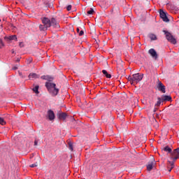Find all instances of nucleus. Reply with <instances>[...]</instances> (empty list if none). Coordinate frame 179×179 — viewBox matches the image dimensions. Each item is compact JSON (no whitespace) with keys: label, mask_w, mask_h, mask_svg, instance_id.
Instances as JSON below:
<instances>
[{"label":"nucleus","mask_w":179,"mask_h":179,"mask_svg":"<svg viewBox=\"0 0 179 179\" xmlns=\"http://www.w3.org/2000/svg\"><path fill=\"white\" fill-rule=\"evenodd\" d=\"M42 23L44 24L48 29V27H55L56 29H59V24L57 22L55 18L52 17L51 20H49L48 17H44L42 18Z\"/></svg>","instance_id":"obj_1"},{"label":"nucleus","mask_w":179,"mask_h":179,"mask_svg":"<svg viewBox=\"0 0 179 179\" xmlns=\"http://www.w3.org/2000/svg\"><path fill=\"white\" fill-rule=\"evenodd\" d=\"M57 85L55 83L47 82L45 83V87L48 89L50 94H51L53 96H57L58 94L59 90L56 87Z\"/></svg>","instance_id":"obj_2"},{"label":"nucleus","mask_w":179,"mask_h":179,"mask_svg":"<svg viewBox=\"0 0 179 179\" xmlns=\"http://www.w3.org/2000/svg\"><path fill=\"white\" fill-rule=\"evenodd\" d=\"M163 33H164V34L166 35V38L168 41H169V43H171V44H177V40L176 39V38H174L171 33L166 30H164Z\"/></svg>","instance_id":"obj_3"},{"label":"nucleus","mask_w":179,"mask_h":179,"mask_svg":"<svg viewBox=\"0 0 179 179\" xmlns=\"http://www.w3.org/2000/svg\"><path fill=\"white\" fill-rule=\"evenodd\" d=\"M159 16L161 19H162L163 22H165L166 23L170 22V18L171 17V16H170L169 13L164 12V10L162 9L159 10Z\"/></svg>","instance_id":"obj_4"},{"label":"nucleus","mask_w":179,"mask_h":179,"mask_svg":"<svg viewBox=\"0 0 179 179\" xmlns=\"http://www.w3.org/2000/svg\"><path fill=\"white\" fill-rule=\"evenodd\" d=\"M132 76H133V82H135L136 83L141 82V80L143 79V74H140L139 73L133 74Z\"/></svg>","instance_id":"obj_5"},{"label":"nucleus","mask_w":179,"mask_h":179,"mask_svg":"<svg viewBox=\"0 0 179 179\" xmlns=\"http://www.w3.org/2000/svg\"><path fill=\"white\" fill-rule=\"evenodd\" d=\"M148 54L153 58V59H157L159 58V55H157V52L153 48H151L148 50Z\"/></svg>","instance_id":"obj_6"},{"label":"nucleus","mask_w":179,"mask_h":179,"mask_svg":"<svg viewBox=\"0 0 179 179\" xmlns=\"http://www.w3.org/2000/svg\"><path fill=\"white\" fill-rule=\"evenodd\" d=\"M157 89L159 92H162V93H166V86L162 83V82H159L157 85Z\"/></svg>","instance_id":"obj_7"},{"label":"nucleus","mask_w":179,"mask_h":179,"mask_svg":"<svg viewBox=\"0 0 179 179\" xmlns=\"http://www.w3.org/2000/svg\"><path fill=\"white\" fill-rule=\"evenodd\" d=\"M48 117L50 121L55 120V114L54 113V111H52V110H48Z\"/></svg>","instance_id":"obj_8"},{"label":"nucleus","mask_w":179,"mask_h":179,"mask_svg":"<svg viewBox=\"0 0 179 179\" xmlns=\"http://www.w3.org/2000/svg\"><path fill=\"white\" fill-rule=\"evenodd\" d=\"M166 169L169 173L171 172L172 169H174V162L168 161Z\"/></svg>","instance_id":"obj_9"},{"label":"nucleus","mask_w":179,"mask_h":179,"mask_svg":"<svg viewBox=\"0 0 179 179\" xmlns=\"http://www.w3.org/2000/svg\"><path fill=\"white\" fill-rule=\"evenodd\" d=\"M161 99L162 100L163 103H164V101H171V96H170V95H162L161 96Z\"/></svg>","instance_id":"obj_10"},{"label":"nucleus","mask_w":179,"mask_h":179,"mask_svg":"<svg viewBox=\"0 0 179 179\" xmlns=\"http://www.w3.org/2000/svg\"><path fill=\"white\" fill-rule=\"evenodd\" d=\"M162 150H163L164 152H166V153H170L171 155L172 152V150L171 148H170L169 146L166 145L165 147H163V148L162 149Z\"/></svg>","instance_id":"obj_11"},{"label":"nucleus","mask_w":179,"mask_h":179,"mask_svg":"<svg viewBox=\"0 0 179 179\" xmlns=\"http://www.w3.org/2000/svg\"><path fill=\"white\" fill-rule=\"evenodd\" d=\"M37 78H39L38 75H37L35 73H31L29 75V79H37Z\"/></svg>","instance_id":"obj_12"},{"label":"nucleus","mask_w":179,"mask_h":179,"mask_svg":"<svg viewBox=\"0 0 179 179\" xmlns=\"http://www.w3.org/2000/svg\"><path fill=\"white\" fill-rule=\"evenodd\" d=\"M67 115H66V113H62L59 115V120H63L64 121V120H66Z\"/></svg>","instance_id":"obj_13"},{"label":"nucleus","mask_w":179,"mask_h":179,"mask_svg":"<svg viewBox=\"0 0 179 179\" xmlns=\"http://www.w3.org/2000/svg\"><path fill=\"white\" fill-rule=\"evenodd\" d=\"M153 169V162H150L147 165V170L151 171Z\"/></svg>","instance_id":"obj_14"},{"label":"nucleus","mask_w":179,"mask_h":179,"mask_svg":"<svg viewBox=\"0 0 179 179\" xmlns=\"http://www.w3.org/2000/svg\"><path fill=\"white\" fill-rule=\"evenodd\" d=\"M163 103V101L161 97L157 98V102L155 103V107H160V105Z\"/></svg>","instance_id":"obj_15"},{"label":"nucleus","mask_w":179,"mask_h":179,"mask_svg":"<svg viewBox=\"0 0 179 179\" xmlns=\"http://www.w3.org/2000/svg\"><path fill=\"white\" fill-rule=\"evenodd\" d=\"M47 29H48V28H47L44 24L39 25V30H41V31H45V30H47Z\"/></svg>","instance_id":"obj_16"},{"label":"nucleus","mask_w":179,"mask_h":179,"mask_svg":"<svg viewBox=\"0 0 179 179\" xmlns=\"http://www.w3.org/2000/svg\"><path fill=\"white\" fill-rule=\"evenodd\" d=\"M4 38H5V40H6V38H7V40H10V41H11V40H17V38L16 37L15 35L10 36L9 37L6 36V37H4Z\"/></svg>","instance_id":"obj_17"},{"label":"nucleus","mask_w":179,"mask_h":179,"mask_svg":"<svg viewBox=\"0 0 179 179\" xmlns=\"http://www.w3.org/2000/svg\"><path fill=\"white\" fill-rule=\"evenodd\" d=\"M102 73H103V75H105L106 78H108V79H110L111 78V74H108V73L106 70H103Z\"/></svg>","instance_id":"obj_18"},{"label":"nucleus","mask_w":179,"mask_h":179,"mask_svg":"<svg viewBox=\"0 0 179 179\" xmlns=\"http://www.w3.org/2000/svg\"><path fill=\"white\" fill-rule=\"evenodd\" d=\"M149 38H150V40L152 41L157 40V36H156V35H155L154 34H150Z\"/></svg>","instance_id":"obj_19"},{"label":"nucleus","mask_w":179,"mask_h":179,"mask_svg":"<svg viewBox=\"0 0 179 179\" xmlns=\"http://www.w3.org/2000/svg\"><path fill=\"white\" fill-rule=\"evenodd\" d=\"M127 80L130 82L131 85H134V77L129 76Z\"/></svg>","instance_id":"obj_20"},{"label":"nucleus","mask_w":179,"mask_h":179,"mask_svg":"<svg viewBox=\"0 0 179 179\" xmlns=\"http://www.w3.org/2000/svg\"><path fill=\"white\" fill-rule=\"evenodd\" d=\"M69 149L71 152L73 151V144L72 143H69Z\"/></svg>","instance_id":"obj_21"},{"label":"nucleus","mask_w":179,"mask_h":179,"mask_svg":"<svg viewBox=\"0 0 179 179\" xmlns=\"http://www.w3.org/2000/svg\"><path fill=\"white\" fill-rule=\"evenodd\" d=\"M38 85H36L34 88H33V91L34 93H36V94H38Z\"/></svg>","instance_id":"obj_22"},{"label":"nucleus","mask_w":179,"mask_h":179,"mask_svg":"<svg viewBox=\"0 0 179 179\" xmlns=\"http://www.w3.org/2000/svg\"><path fill=\"white\" fill-rule=\"evenodd\" d=\"M0 124L1 125H5L6 124V122H5V120L2 117H0Z\"/></svg>","instance_id":"obj_23"},{"label":"nucleus","mask_w":179,"mask_h":179,"mask_svg":"<svg viewBox=\"0 0 179 179\" xmlns=\"http://www.w3.org/2000/svg\"><path fill=\"white\" fill-rule=\"evenodd\" d=\"M94 13V10H93V8H90V10L89 11H87V15H93V13Z\"/></svg>","instance_id":"obj_24"},{"label":"nucleus","mask_w":179,"mask_h":179,"mask_svg":"<svg viewBox=\"0 0 179 179\" xmlns=\"http://www.w3.org/2000/svg\"><path fill=\"white\" fill-rule=\"evenodd\" d=\"M37 166H38V163L36 162L35 164H32L29 166V167H37Z\"/></svg>","instance_id":"obj_25"},{"label":"nucleus","mask_w":179,"mask_h":179,"mask_svg":"<svg viewBox=\"0 0 179 179\" xmlns=\"http://www.w3.org/2000/svg\"><path fill=\"white\" fill-rule=\"evenodd\" d=\"M53 78L50 76H48V79H46V80H48L49 82H52V80H53Z\"/></svg>","instance_id":"obj_26"},{"label":"nucleus","mask_w":179,"mask_h":179,"mask_svg":"<svg viewBox=\"0 0 179 179\" xmlns=\"http://www.w3.org/2000/svg\"><path fill=\"white\" fill-rule=\"evenodd\" d=\"M41 79H43V80H47V79H48V76H43L41 77Z\"/></svg>","instance_id":"obj_27"},{"label":"nucleus","mask_w":179,"mask_h":179,"mask_svg":"<svg viewBox=\"0 0 179 179\" xmlns=\"http://www.w3.org/2000/svg\"><path fill=\"white\" fill-rule=\"evenodd\" d=\"M3 45H5L3 44V42H2V39H0V48H2V47H3Z\"/></svg>","instance_id":"obj_28"},{"label":"nucleus","mask_w":179,"mask_h":179,"mask_svg":"<svg viewBox=\"0 0 179 179\" xmlns=\"http://www.w3.org/2000/svg\"><path fill=\"white\" fill-rule=\"evenodd\" d=\"M66 9H67L68 11L71 10V9H72V6H71V5H69V6L66 7Z\"/></svg>","instance_id":"obj_29"},{"label":"nucleus","mask_w":179,"mask_h":179,"mask_svg":"<svg viewBox=\"0 0 179 179\" xmlns=\"http://www.w3.org/2000/svg\"><path fill=\"white\" fill-rule=\"evenodd\" d=\"M38 140L36 139L34 141V146H38Z\"/></svg>","instance_id":"obj_30"},{"label":"nucleus","mask_w":179,"mask_h":179,"mask_svg":"<svg viewBox=\"0 0 179 179\" xmlns=\"http://www.w3.org/2000/svg\"><path fill=\"white\" fill-rule=\"evenodd\" d=\"M79 36H83V34H85V32L83 31V30H81L80 31V33H78Z\"/></svg>","instance_id":"obj_31"},{"label":"nucleus","mask_w":179,"mask_h":179,"mask_svg":"<svg viewBox=\"0 0 179 179\" xmlns=\"http://www.w3.org/2000/svg\"><path fill=\"white\" fill-rule=\"evenodd\" d=\"M20 47H24V44L23 43V42L20 43Z\"/></svg>","instance_id":"obj_32"},{"label":"nucleus","mask_w":179,"mask_h":179,"mask_svg":"<svg viewBox=\"0 0 179 179\" xmlns=\"http://www.w3.org/2000/svg\"><path fill=\"white\" fill-rule=\"evenodd\" d=\"M16 69H17V66H15L13 67V71H16Z\"/></svg>","instance_id":"obj_33"},{"label":"nucleus","mask_w":179,"mask_h":179,"mask_svg":"<svg viewBox=\"0 0 179 179\" xmlns=\"http://www.w3.org/2000/svg\"><path fill=\"white\" fill-rule=\"evenodd\" d=\"M20 62V58H17V59H16V62Z\"/></svg>","instance_id":"obj_34"},{"label":"nucleus","mask_w":179,"mask_h":179,"mask_svg":"<svg viewBox=\"0 0 179 179\" xmlns=\"http://www.w3.org/2000/svg\"><path fill=\"white\" fill-rule=\"evenodd\" d=\"M80 30L79 29V28H77V33H80Z\"/></svg>","instance_id":"obj_35"},{"label":"nucleus","mask_w":179,"mask_h":179,"mask_svg":"<svg viewBox=\"0 0 179 179\" xmlns=\"http://www.w3.org/2000/svg\"><path fill=\"white\" fill-rule=\"evenodd\" d=\"M50 8H52V4H50Z\"/></svg>","instance_id":"obj_36"},{"label":"nucleus","mask_w":179,"mask_h":179,"mask_svg":"<svg viewBox=\"0 0 179 179\" xmlns=\"http://www.w3.org/2000/svg\"><path fill=\"white\" fill-rule=\"evenodd\" d=\"M12 54H15V50H12Z\"/></svg>","instance_id":"obj_37"},{"label":"nucleus","mask_w":179,"mask_h":179,"mask_svg":"<svg viewBox=\"0 0 179 179\" xmlns=\"http://www.w3.org/2000/svg\"><path fill=\"white\" fill-rule=\"evenodd\" d=\"M20 73V75H22V73Z\"/></svg>","instance_id":"obj_38"},{"label":"nucleus","mask_w":179,"mask_h":179,"mask_svg":"<svg viewBox=\"0 0 179 179\" xmlns=\"http://www.w3.org/2000/svg\"><path fill=\"white\" fill-rule=\"evenodd\" d=\"M0 22H1V20H0Z\"/></svg>","instance_id":"obj_39"}]
</instances>
